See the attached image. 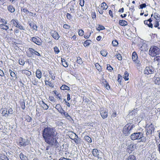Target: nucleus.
I'll list each match as a JSON object with an SVG mask.
<instances>
[{
    "label": "nucleus",
    "instance_id": "f257e3e1",
    "mask_svg": "<svg viewBox=\"0 0 160 160\" xmlns=\"http://www.w3.org/2000/svg\"><path fill=\"white\" fill-rule=\"evenodd\" d=\"M42 136L46 143L52 147L56 148L59 147V143L57 141L58 138L57 132L54 128L47 127L42 131Z\"/></svg>",
    "mask_w": 160,
    "mask_h": 160
},
{
    "label": "nucleus",
    "instance_id": "f03ea898",
    "mask_svg": "<svg viewBox=\"0 0 160 160\" xmlns=\"http://www.w3.org/2000/svg\"><path fill=\"white\" fill-rule=\"evenodd\" d=\"M134 125L132 123H129L126 124L123 128V132L125 135H128L133 130Z\"/></svg>",
    "mask_w": 160,
    "mask_h": 160
},
{
    "label": "nucleus",
    "instance_id": "7ed1b4c3",
    "mask_svg": "<svg viewBox=\"0 0 160 160\" xmlns=\"http://www.w3.org/2000/svg\"><path fill=\"white\" fill-rule=\"evenodd\" d=\"M160 53L159 48L155 46H152L150 48L149 51V55L152 57L159 55Z\"/></svg>",
    "mask_w": 160,
    "mask_h": 160
},
{
    "label": "nucleus",
    "instance_id": "20e7f679",
    "mask_svg": "<svg viewBox=\"0 0 160 160\" xmlns=\"http://www.w3.org/2000/svg\"><path fill=\"white\" fill-rule=\"evenodd\" d=\"M131 138L132 140L141 139L140 141L143 142L145 139L142 132H138L134 133L131 135Z\"/></svg>",
    "mask_w": 160,
    "mask_h": 160
},
{
    "label": "nucleus",
    "instance_id": "39448f33",
    "mask_svg": "<svg viewBox=\"0 0 160 160\" xmlns=\"http://www.w3.org/2000/svg\"><path fill=\"white\" fill-rule=\"evenodd\" d=\"M12 112L13 110L12 108H9L8 109L7 108H4L2 114V116L5 117H10L12 114Z\"/></svg>",
    "mask_w": 160,
    "mask_h": 160
},
{
    "label": "nucleus",
    "instance_id": "423d86ee",
    "mask_svg": "<svg viewBox=\"0 0 160 160\" xmlns=\"http://www.w3.org/2000/svg\"><path fill=\"white\" fill-rule=\"evenodd\" d=\"M146 128L147 130L146 133L147 134H151L154 130V125L152 124H147L146 126Z\"/></svg>",
    "mask_w": 160,
    "mask_h": 160
},
{
    "label": "nucleus",
    "instance_id": "0eeeda50",
    "mask_svg": "<svg viewBox=\"0 0 160 160\" xmlns=\"http://www.w3.org/2000/svg\"><path fill=\"white\" fill-rule=\"evenodd\" d=\"M108 7L106 4L104 2H102L101 4V5L98 7L99 9L98 10L99 13L101 14H102L103 13V10H105L107 9Z\"/></svg>",
    "mask_w": 160,
    "mask_h": 160
},
{
    "label": "nucleus",
    "instance_id": "6e6552de",
    "mask_svg": "<svg viewBox=\"0 0 160 160\" xmlns=\"http://www.w3.org/2000/svg\"><path fill=\"white\" fill-rule=\"evenodd\" d=\"M19 143L21 146H25L29 143V141L20 138L18 140Z\"/></svg>",
    "mask_w": 160,
    "mask_h": 160
},
{
    "label": "nucleus",
    "instance_id": "1a4fd4ad",
    "mask_svg": "<svg viewBox=\"0 0 160 160\" xmlns=\"http://www.w3.org/2000/svg\"><path fill=\"white\" fill-rule=\"evenodd\" d=\"M154 68L152 67H147L144 71V73L147 75L152 74L154 72Z\"/></svg>",
    "mask_w": 160,
    "mask_h": 160
},
{
    "label": "nucleus",
    "instance_id": "9d476101",
    "mask_svg": "<svg viewBox=\"0 0 160 160\" xmlns=\"http://www.w3.org/2000/svg\"><path fill=\"white\" fill-rule=\"evenodd\" d=\"M31 40L38 45H41L42 43L41 39L38 37H32L31 38Z\"/></svg>",
    "mask_w": 160,
    "mask_h": 160
},
{
    "label": "nucleus",
    "instance_id": "9b49d317",
    "mask_svg": "<svg viewBox=\"0 0 160 160\" xmlns=\"http://www.w3.org/2000/svg\"><path fill=\"white\" fill-rule=\"evenodd\" d=\"M158 74H155L153 78V81L155 84L160 85V77H158Z\"/></svg>",
    "mask_w": 160,
    "mask_h": 160
},
{
    "label": "nucleus",
    "instance_id": "f8f14e48",
    "mask_svg": "<svg viewBox=\"0 0 160 160\" xmlns=\"http://www.w3.org/2000/svg\"><path fill=\"white\" fill-rule=\"evenodd\" d=\"M127 149L129 151H133L136 149V145L133 143H131L128 146Z\"/></svg>",
    "mask_w": 160,
    "mask_h": 160
},
{
    "label": "nucleus",
    "instance_id": "ddd939ff",
    "mask_svg": "<svg viewBox=\"0 0 160 160\" xmlns=\"http://www.w3.org/2000/svg\"><path fill=\"white\" fill-rule=\"evenodd\" d=\"M52 36L56 40H58L59 38V35L58 33L55 31H52L51 32Z\"/></svg>",
    "mask_w": 160,
    "mask_h": 160
},
{
    "label": "nucleus",
    "instance_id": "4468645a",
    "mask_svg": "<svg viewBox=\"0 0 160 160\" xmlns=\"http://www.w3.org/2000/svg\"><path fill=\"white\" fill-rule=\"evenodd\" d=\"M55 108L62 114L64 112V110L62 109L61 105L59 104H57L55 106Z\"/></svg>",
    "mask_w": 160,
    "mask_h": 160
},
{
    "label": "nucleus",
    "instance_id": "2eb2a0df",
    "mask_svg": "<svg viewBox=\"0 0 160 160\" xmlns=\"http://www.w3.org/2000/svg\"><path fill=\"white\" fill-rule=\"evenodd\" d=\"M100 114L103 119L106 118L108 116V112L102 111L100 112Z\"/></svg>",
    "mask_w": 160,
    "mask_h": 160
},
{
    "label": "nucleus",
    "instance_id": "dca6fc26",
    "mask_svg": "<svg viewBox=\"0 0 160 160\" xmlns=\"http://www.w3.org/2000/svg\"><path fill=\"white\" fill-rule=\"evenodd\" d=\"M137 109H134L132 111H131V112H130L128 115L129 116H137Z\"/></svg>",
    "mask_w": 160,
    "mask_h": 160
},
{
    "label": "nucleus",
    "instance_id": "f3484780",
    "mask_svg": "<svg viewBox=\"0 0 160 160\" xmlns=\"http://www.w3.org/2000/svg\"><path fill=\"white\" fill-rule=\"evenodd\" d=\"M73 140L74 142L77 144H78L81 143V139L80 138H79L77 135L76 137L73 138Z\"/></svg>",
    "mask_w": 160,
    "mask_h": 160
},
{
    "label": "nucleus",
    "instance_id": "a211bd4d",
    "mask_svg": "<svg viewBox=\"0 0 160 160\" xmlns=\"http://www.w3.org/2000/svg\"><path fill=\"white\" fill-rule=\"evenodd\" d=\"M7 8L8 10L11 13L14 12L15 11V8L12 5H9L8 6Z\"/></svg>",
    "mask_w": 160,
    "mask_h": 160
},
{
    "label": "nucleus",
    "instance_id": "6ab92c4d",
    "mask_svg": "<svg viewBox=\"0 0 160 160\" xmlns=\"http://www.w3.org/2000/svg\"><path fill=\"white\" fill-rule=\"evenodd\" d=\"M36 76L37 78L40 79L42 76V73L40 70H37L36 72Z\"/></svg>",
    "mask_w": 160,
    "mask_h": 160
},
{
    "label": "nucleus",
    "instance_id": "aec40b11",
    "mask_svg": "<svg viewBox=\"0 0 160 160\" xmlns=\"http://www.w3.org/2000/svg\"><path fill=\"white\" fill-rule=\"evenodd\" d=\"M92 153L93 154V155L95 157H98V158H99L98 157V151L96 149H94L93 150V151H92Z\"/></svg>",
    "mask_w": 160,
    "mask_h": 160
},
{
    "label": "nucleus",
    "instance_id": "412c9836",
    "mask_svg": "<svg viewBox=\"0 0 160 160\" xmlns=\"http://www.w3.org/2000/svg\"><path fill=\"white\" fill-rule=\"evenodd\" d=\"M132 58L133 61L134 62L136 61L138 59V56L136 52H133L132 55Z\"/></svg>",
    "mask_w": 160,
    "mask_h": 160
},
{
    "label": "nucleus",
    "instance_id": "4be33fe9",
    "mask_svg": "<svg viewBox=\"0 0 160 160\" xmlns=\"http://www.w3.org/2000/svg\"><path fill=\"white\" fill-rule=\"evenodd\" d=\"M119 23L120 25L122 26H125L128 24L127 22L124 20H120Z\"/></svg>",
    "mask_w": 160,
    "mask_h": 160
},
{
    "label": "nucleus",
    "instance_id": "5701e85b",
    "mask_svg": "<svg viewBox=\"0 0 160 160\" xmlns=\"http://www.w3.org/2000/svg\"><path fill=\"white\" fill-rule=\"evenodd\" d=\"M11 22L12 23L14 26L17 27L18 24V22L17 19H12Z\"/></svg>",
    "mask_w": 160,
    "mask_h": 160
},
{
    "label": "nucleus",
    "instance_id": "b1692460",
    "mask_svg": "<svg viewBox=\"0 0 160 160\" xmlns=\"http://www.w3.org/2000/svg\"><path fill=\"white\" fill-rule=\"evenodd\" d=\"M6 24H0V28L1 29H3L5 30H7L8 29V27L5 25Z\"/></svg>",
    "mask_w": 160,
    "mask_h": 160
},
{
    "label": "nucleus",
    "instance_id": "393cba45",
    "mask_svg": "<svg viewBox=\"0 0 160 160\" xmlns=\"http://www.w3.org/2000/svg\"><path fill=\"white\" fill-rule=\"evenodd\" d=\"M126 160H136L135 157L133 155H130Z\"/></svg>",
    "mask_w": 160,
    "mask_h": 160
},
{
    "label": "nucleus",
    "instance_id": "a878e982",
    "mask_svg": "<svg viewBox=\"0 0 160 160\" xmlns=\"http://www.w3.org/2000/svg\"><path fill=\"white\" fill-rule=\"evenodd\" d=\"M9 72L10 73V76L12 78H15L16 79L17 78L16 74H15L14 72H13L12 70L9 69Z\"/></svg>",
    "mask_w": 160,
    "mask_h": 160
},
{
    "label": "nucleus",
    "instance_id": "bb28decb",
    "mask_svg": "<svg viewBox=\"0 0 160 160\" xmlns=\"http://www.w3.org/2000/svg\"><path fill=\"white\" fill-rule=\"evenodd\" d=\"M84 139L88 143H91L92 142L91 138L88 136H85Z\"/></svg>",
    "mask_w": 160,
    "mask_h": 160
},
{
    "label": "nucleus",
    "instance_id": "cd10ccee",
    "mask_svg": "<svg viewBox=\"0 0 160 160\" xmlns=\"http://www.w3.org/2000/svg\"><path fill=\"white\" fill-rule=\"evenodd\" d=\"M95 66L96 68L98 70L99 72H100L102 71L101 67L99 65V64L98 63H95Z\"/></svg>",
    "mask_w": 160,
    "mask_h": 160
},
{
    "label": "nucleus",
    "instance_id": "c85d7f7f",
    "mask_svg": "<svg viewBox=\"0 0 160 160\" xmlns=\"http://www.w3.org/2000/svg\"><path fill=\"white\" fill-rule=\"evenodd\" d=\"M154 17L158 21H160V16L157 13H155L154 15Z\"/></svg>",
    "mask_w": 160,
    "mask_h": 160
},
{
    "label": "nucleus",
    "instance_id": "c756f323",
    "mask_svg": "<svg viewBox=\"0 0 160 160\" xmlns=\"http://www.w3.org/2000/svg\"><path fill=\"white\" fill-rule=\"evenodd\" d=\"M22 73L28 76H29L31 75V72L27 70H22L21 71Z\"/></svg>",
    "mask_w": 160,
    "mask_h": 160
},
{
    "label": "nucleus",
    "instance_id": "7c9ffc66",
    "mask_svg": "<svg viewBox=\"0 0 160 160\" xmlns=\"http://www.w3.org/2000/svg\"><path fill=\"white\" fill-rule=\"evenodd\" d=\"M29 25L30 26V27L31 28H32L33 29L35 30H37V27L36 24H34L33 22H32V23H30L29 24Z\"/></svg>",
    "mask_w": 160,
    "mask_h": 160
},
{
    "label": "nucleus",
    "instance_id": "2f4dec72",
    "mask_svg": "<svg viewBox=\"0 0 160 160\" xmlns=\"http://www.w3.org/2000/svg\"><path fill=\"white\" fill-rule=\"evenodd\" d=\"M103 84L107 89H109L110 88V86L108 82L106 80L103 82Z\"/></svg>",
    "mask_w": 160,
    "mask_h": 160
},
{
    "label": "nucleus",
    "instance_id": "473e14b6",
    "mask_svg": "<svg viewBox=\"0 0 160 160\" xmlns=\"http://www.w3.org/2000/svg\"><path fill=\"white\" fill-rule=\"evenodd\" d=\"M19 157L21 160H26L27 159L26 156L24 155L22 153H21L20 154Z\"/></svg>",
    "mask_w": 160,
    "mask_h": 160
},
{
    "label": "nucleus",
    "instance_id": "72a5a7b5",
    "mask_svg": "<svg viewBox=\"0 0 160 160\" xmlns=\"http://www.w3.org/2000/svg\"><path fill=\"white\" fill-rule=\"evenodd\" d=\"M91 42L92 41L90 40H87L85 41L84 46L85 47L88 46Z\"/></svg>",
    "mask_w": 160,
    "mask_h": 160
},
{
    "label": "nucleus",
    "instance_id": "f704fd0d",
    "mask_svg": "<svg viewBox=\"0 0 160 160\" xmlns=\"http://www.w3.org/2000/svg\"><path fill=\"white\" fill-rule=\"evenodd\" d=\"M62 64L64 67L66 68L68 66V63L64 59L62 60Z\"/></svg>",
    "mask_w": 160,
    "mask_h": 160
},
{
    "label": "nucleus",
    "instance_id": "c9c22d12",
    "mask_svg": "<svg viewBox=\"0 0 160 160\" xmlns=\"http://www.w3.org/2000/svg\"><path fill=\"white\" fill-rule=\"evenodd\" d=\"M154 61H157L158 63V65H160V56H157L156 57H155L154 58Z\"/></svg>",
    "mask_w": 160,
    "mask_h": 160
},
{
    "label": "nucleus",
    "instance_id": "e433bc0d",
    "mask_svg": "<svg viewBox=\"0 0 160 160\" xmlns=\"http://www.w3.org/2000/svg\"><path fill=\"white\" fill-rule=\"evenodd\" d=\"M128 76H129V73H128L126 71L125 72L124 74V78L125 80H128L129 79L128 78Z\"/></svg>",
    "mask_w": 160,
    "mask_h": 160
},
{
    "label": "nucleus",
    "instance_id": "4c0bfd02",
    "mask_svg": "<svg viewBox=\"0 0 160 160\" xmlns=\"http://www.w3.org/2000/svg\"><path fill=\"white\" fill-rule=\"evenodd\" d=\"M63 114L65 117L68 119L70 120L71 118V117L69 115L68 113L67 112H65L64 111V112L62 114Z\"/></svg>",
    "mask_w": 160,
    "mask_h": 160
},
{
    "label": "nucleus",
    "instance_id": "58836bf2",
    "mask_svg": "<svg viewBox=\"0 0 160 160\" xmlns=\"http://www.w3.org/2000/svg\"><path fill=\"white\" fill-rule=\"evenodd\" d=\"M101 54L103 56L105 57L107 56L108 52L106 50H103L101 51Z\"/></svg>",
    "mask_w": 160,
    "mask_h": 160
},
{
    "label": "nucleus",
    "instance_id": "ea45409f",
    "mask_svg": "<svg viewBox=\"0 0 160 160\" xmlns=\"http://www.w3.org/2000/svg\"><path fill=\"white\" fill-rule=\"evenodd\" d=\"M60 88L62 90H69V87L65 85H62L61 87Z\"/></svg>",
    "mask_w": 160,
    "mask_h": 160
},
{
    "label": "nucleus",
    "instance_id": "a19ab883",
    "mask_svg": "<svg viewBox=\"0 0 160 160\" xmlns=\"http://www.w3.org/2000/svg\"><path fill=\"white\" fill-rule=\"evenodd\" d=\"M0 158L2 160H9L7 157L5 155H1Z\"/></svg>",
    "mask_w": 160,
    "mask_h": 160
},
{
    "label": "nucleus",
    "instance_id": "79ce46f5",
    "mask_svg": "<svg viewBox=\"0 0 160 160\" xmlns=\"http://www.w3.org/2000/svg\"><path fill=\"white\" fill-rule=\"evenodd\" d=\"M45 81L46 85H48L50 87H53V84H52L51 82L47 80H46Z\"/></svg>",
    "mask_w": 160,
    "mask_h": 160
},
{
    "label": "nucleus",
    "instance_id": "37998d69",
    "mask_svg": "<svg viewBox=\"0 0 160 160\" xmlns=\"http://www.w3.org/2000/svg\"><path fill=\"white\" fill-rule=\"evenodd\" d=\"M105 28L104 26L99 25L98 27L96 28L97 30L98 31H100V30H103L105 29Z\"/></svg>",
    "mask_w": 160,
    "mask_h": 160
},
{
    "label": "nucleus",
    "instance_id": "c03bdc74",
    "mask_svg": "<svg viewBox=\"0 0 160 160\" xmlns=\"http://www.w3.org/2000/svg\"><path fill=\"white\" fill-rule=\"evenodd\" d=\"M77 135L75 133L72 132L70 135L69 137L71 139L73 140V138H74L75 137H76Z\"/></svg>",
    "mask_w": 160,
    "mask_h": 160
},
{
    "label": "nucleus",
    "instance_id": "a18cd8bd",
    "mask_svg": "<svg viewBox=\"0 0 160 160\" xmlns=\"http://www.w3.org/2000/svg\"><path fill=\"white\" fill-rule=\"evenodd\" d=\"M21 11L24 12L25 14H29V11L26 8H23V9H21Z\"/></svg>",
    "mask_w": 160,
    "mask_h": 160
},
{
    "label": "nucleus",
    "instance_id": "49530a36",
    "mask_svg": "<svg viewBox=\"0 0 160 160\" xmlns=\"http://www.w3.org/2000/svg\"><path fill=\"white\" fill-rule=\"evenodd\" d=\"M54 93L55 95L59 98V99H62L61 96V95L58 93L57 91H54Z\"/></svg>",
    "mask_w": 160,
    "mask_h": 160
},
{
    "label": "nucleus",
    "instance_id": "de8ad7c7",
    "mask_svg": "<svg viewBox=\"0 0 160 160\" xmlns=\"http://www.w3.org/2000/svg\"><path fill=\"white\" fill-rule=\"evenodd\" d=\"M43 103L42 104V107L45 110H47L48 109V106L45 103H44L43 102H42Z\"/></svg>",
    "mask_w": 160,
    "mask_h": 160
},
{
    "label": "nucleus",
    "instance_id": "09e8293b",
    "mask_svg": "<svg viewBox=\"0 0 160 160\" xmlns=\"http://www.w3.org/2000/svg\"><path fill=\"white\" fill-rule=\"evenodd\" d=\"M77 61L79 64H81L82 63V59L80 57H77Z\"/></svg>",
    "mask_w": 160,
    "mask_h": 160
},
{
    "label": "nucleus",
    "instance_id": "8fccbe9b",
    "mask_svg": "<svg viewBox=\"0 0 160 160\" xmlns=\"http://www.w3.org/2000/svg\"><path fill=\"white\" fill-rule=\"evenodd\" d=\"M107 69L110 72H112L113 69V68L111 66L110 64L107 65Z\"/></svg>",
    "mask_w": 160,
    "mask_h": 160
},
{
    "label": "nucleus",
    "instance_id": "3c124183",
    "mask_svg": "<svg viewBox=\"0 0 160 160\" xmlns=\"http://www.w3.org/2000/svg\"><path fill=\"white\" fill-rule=\"evenodd\" d=\"M54 52L57 54L58 53L60 52L59 49L57 46L54 47Z\"/></svg>",
    "mask_w": 160,
    "mask_h": 160
},
{
    "label": "nucleus",
    "instance_id": "603ef678",
    "mask_svg": "<svg viewBox=\"0 0 160 160\" xmlns=\"http://www.w3.org/2000/svg\"><path fill=\"white\" fill-rule=\"evenodd\" d=\"M76 4L75 3H74L70 8V10L72 12H73L74 10V7Z\"/></svg>",
    "mask_w": 160,
    "mask_h": 160
},
{
    "label": "nucleus",
    "instance_id": "864d4df0",
    "mask_svg": "<svg viewBox=\"0 0 160 160\" xmlns=\"http://www.w3.org/2000/svg\"><path fill=\"white\" fill-rule=\"evenodd\" d=\"M112 44L114 46H116L118 44V43L117 40H114L112 41Z\"/></svg>",
    "mask_w": 160,
    "mask_h": 160
},
{
    "label": "nucleus",
    "instance_id": "5fc2aeb1",
    "mask_svg": "<svg viewBox=\"0 0 160 160\" xmlns=\"http://www.w3.org/2000/svg\"><path fill=\"white\" fill-rule=\"evenodd\" d=\"M17 28H19L21 30H24L25 29L24 27L19 24H18Z\"/></svg>",
    "mask_w": 160,
    "mask_h": 160
},
{
    "label": "nucleus",
    "instance_id": "6e6d98bb",
    "mask_svg": "<svg viewBox=\"0 0 160 160\" xmlns=\"http://www.w3.org/2000/svg\"><path fill=\"white\" fill-rule=\"evenodd\" d=\"M21 106L22 109H25V103L24 102H22L21 103Z\"/></svg>",
    "mask_w": 160,
    "mask_h": 160
},
{
    "label": "nucleus",
    "instance_id": "4d7b16f0",
    "mask_svg": "<svg viewBox=\"0 0 160 160\" xmlns=\"http://www.w3.org/2000/svg\"><path fill=\"white\" fill-rule=\"evenodd\" d=\"M0 22L4 24H6L7 23V21L5 19L1 18H0Z\"/></svg>",
    "mask_w": 160,
    "mask_h": 160
},
{
    "label": "nucleus",
    "instance_id": "13d9d810",
    "mask_svg": "<svg viewBox=\"0 0 160 160\" xmlns=\"http://www.w3.org/2000/svg\"><path fill=\"white\" fill-rule=\"evenodd\" d=\"M19 64L22 65H23L25 64L24 61L22 59L19 60Z\"/></svg>",
    "mask_w": 160,
    "mask_h": 160
},
{
    "label": "nucleus",
    "instance_id": "bf43d9fd",
    "mask_svg": "<svg viewBox=\"0 0 160 160\" xmlns=\"http://www.w3.org/2000/svg\"><path fill=\"white\" fill-rule=\"evenodd\" d=\"M78 34L79 36H82L84 34V31L81 29L79 30L78 32Z\"/></svg>",
    "mask_w": 160,
    "mask_h": 160
},
{
    "label": "nucleus",
    "instance_id": "052dcab7",
    "mask_svg": "<svg viewBox=\"0 0 160 160\" xmlns=\"http://www.w3.org/2000/svg\"><path fill=\"white\" fill-rule=\"evenodd\" d=\"M79 4L82 7L84 5V0H80Z\"/></svg>",
    "mask_w": 160,
    "mask_h": 160
},
{
    "label": "nucleus",
    "instance_id": "680f3d73",
    "mask_svg": "<svg viewBox=\"0 0 160 160\" xmlns=\"http://www.w3.org/2000/svg\"><path fill=\"white\" fill-rule=\"evenodd\" d=\"M146 7V5L145 3H143L140 5V8L142 9L143 8H145Z\"/></svg>",
    "mask_w": 160,
    "mask_h": 160
},
{
    "label": "nucleus",
    "instance_id": "e2e57ef3",
    "mask_svg": "<svg viewBox=\"0 0 160 160\" xmlns=\"http://www.w3.org/2000/svg\"><path fill=\"white\" fill-rule=\"evenodd\" d=\"M67 17L68 19L70 20L72 19V16L71 14L69 13H67Z\"/></svg>",
    "mask_w": 160,
    "mask_h": 160
},
{
    "label": "nucleus",
    "instance_id": "0e129e2a",
    "mask_svg": "<svg viewBox=\"0 0 160 160\" xmlns=\"http://www.w3.org/2000/svg\"><path fill=\"white\" fill-rule=\"evenodd\" d=\"M32 83L34 85H37L38 83L37 79H35L34 81L32 82Z\"/></svg>",
    "mask_w": 160,
    "mask_h": 160
},
{
    "label": "nucleus",
    "instance_id": "69168bd1",
    "mask_svg": "<svg viewBox=\"0 0 160 160\" xmlns=\"http://www.w3.org/2000/svg\"><path fill=\"white\" fill-rule=\"evenodd\" d=\"M117 58L119 60H121L122 59V57L119 54L117 55Z\"/></svg>",
    "mask_w": 160,
    "mask_h": 160
},
{
    "label": "nucleus",
    "instance_id": "338daca9",
    "mask_svg": "<svg viewBox=\"0 0 160 160\" xmlns=\"http://www.w3.org/2000/svg\"><path fill=\"white\" fill-rule=\"evenodd\" d=\"M63 28L65 29H68L70 28V26L66 24L63 25Z\"/></svg>",
    "mask_w": 160,
    "mask_h": 160
},
{
    "label": "nucleus",
    "instance_id": "774afa93",
    "mask_svg": "<svg viewBox=\"0 0 160 160\" xmlns=\"http://www.w3.org/2000/svg\"><path fill=\"white\" fill-rule=\"evenodd\" d=\"M113 113L112 115V117H115L117 116V113L115 111H112Z\"/></svg>",
    "mask_w": 160,
    "mask_h": 160
}]
</instances>
